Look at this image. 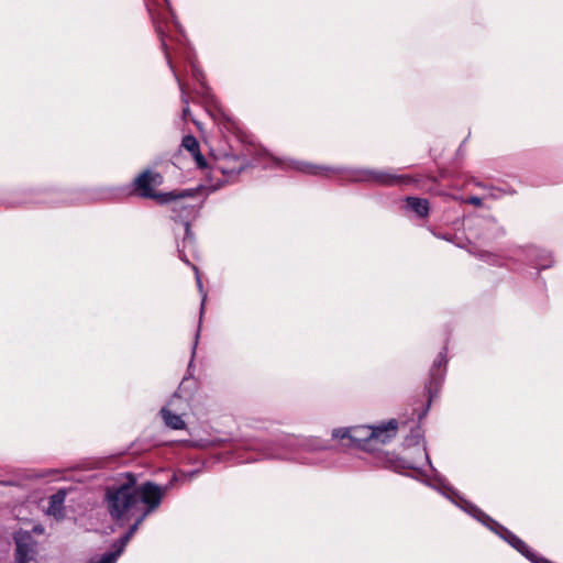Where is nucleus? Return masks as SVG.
Listing matches in <instances>:
<instances>
[{"label":"nucleus","mask_w":563,"mask_h":563,"mask_svg":"<svg viewBox=\"0 0 563 563\" xmlns=\"http://www.w3.org/2000/svg\"><path fill=\"white\" fill-rule=\"evenodd\" d=\"M474 184H475L477 187H481V188H484V189L495 190V187H493V186H488V185H485V184H483V183H481V181H475Z\"/></svg>","instance_id":"28"},{"label":"nucleus","mask_w":563,"mask_h":563,"mask_svg":"<svg viewBox=\"0 0 563 563\" xmlns=\"http://www.w3.org/2000/svg\"><path fill=\"white\" fill-rule=\"evenodd\" d=\"M374 431H371V426H357L353 428H339L332 430L333 439H349L351 444L365 451H374L372 445V437Z\"/></svg>","instance_id":"7"},{"label":"nucleus","mask_w":563,"mask_h":563,"mask_svg":"<svg viewBox=\"0 0 563 563\" xmlns=\"http://www.w3.org/2000/svg\"><path fill=\"white\" fill-rule=\"evenodd\" d=\"M174 212H177V211H181L185 213L186 218H188L189 216L192 214L194 212V208L192 207H188V206H184L179 202L175 203L174 206Z\"/></svg>","instance_id":"25"},{"label":"nucleus","mask_w":563,"mask_h":563,"mask_svg":"<svg viewBox=\"0 0 563 563\" xmlns=\"http://www.w3.org/2000/svg\"><path fill=\"white\" fill-rule=\"evenodd\" d=\"M194 268H195V272H196V279H197V282H200V276H199V274H198V271H197V268H196V267H194Z\"/></svg>","instance_id":"33"},{"label":"nucleus","mask_w":563,"mask_h":563,"mask_svg":"<svg viewBox=\"0 0 563 563\" xmlns=\"http://www.w3.org/2000/svg\"><path fill=\"white\" fill-rule=\"evenodd\" d=\"M66 498V492L58 489L48 498V514L57 519L64 518V503Z\"/></svg>","instance_id":"17"},{"label":"nucleus","mask_w":563,"mask_h":563,"mask_svg":"<svg viewBox=\"0 0 563 563\" xmlns=\"http://www.w3.org/2000/svg\"><path fill=\"white\" fill-rule=\"evenodd\" d=\"M466 202L474 207H482L483 199L477 196H471L466 199Z\"/></svg>","instance_id":"27"},{"label":"nucleus","mask_w":563,"mask_h":563,"mask_svg":"<svg viewBox=\"0 0 563 563\" xmlns=\"http://www.w3.org/2000/svg\"><path fill=\"white\" fill-rule=\"evenodd\" d=\"M329 445L320 438H303L296 435H284L275 443L253 442L249 445L250 450L257 451L256 455L238 456L239 463H251L258 460H288L301 464L316 465L323 461L312 456L319 451L328 450Z\"/></svg>","instance_id":"3"},{"label":"nucleus","mask_w":563,"mask_h":563,"mask_svg":"<svg viewBox=\"0 0 563 563\" xmlns=\"http://www.w3.org/2000/svg\"><path fill=\"white\" fill-rule=\"evenodd\" d=\"M505 541L532 563H551L549 560L534 553L531 548L514 532H510Z\"/></svg>","instance_id":"12"},{"label":"nucleus","mask_w":563,"mask_h":563,"mask_svg":"<svg viewBox=\"0 0 563 563\" xmlns=\"http://www.w3.org/2000/svg\"><path fill=\"white\" fill-rule=\"evenodd\" d=\"M440 484H441V486H443V487L445 486V485H444V481H443V479H440Z\"/></svg>","instance_id":"36"},{"label":"nucleus","mask_w":563,"mask_h":563,"mask_svg":"<svg viewBox=\"0 0 563 563\" xmlns=\"http://www.w3.org/2000/svg\"><path fill=\"white\" fill-rule=\"evenodd\" d=\"M121 550L114 549L100 556L91 558L87 563H115L121 555Z\"/></svg>","instance_id":"21"},{"label":"nucleus","mask_w":563,"mask_h":563,"mask_svg":"<svg viewBox=\"0 0 563 563\" xmlns=\"http://www.w3.org/2000/svg\"><path fill=\"white\" fill-rule=\"evenodd\" d=\"M446 364H448V347L444 346L438 354L437 358L433 361L432 367L430 369V387H429V404L430 405L434 398H437L441 385L444 380L446 373ZM429 406H424V416L427 415Z\"/></svg>","instance_id":"8"},{"label":"nucleus","mask_w":563,"mask_h":563,"mask_svg":"<svg viewBox=\"0 0 563 563\" xmlns=\"http://www.w3.org/2000/svg\"><path fill=\"white\" fill-rule=\"evenodd\" d=\"M406 210L415 212L419 218L422 217V200L418 197L406 198Z\"/></svg>","instance_id":"23"},{"label":"nucleus","mask_w":563,"mask_h":563,"mask_svg":"<svg viewBox=\"0 0 563 563\" xmlns=\"http://www.w3.org/2000/svg\"><path fill=\"white\" fill-rule=\"evenodd\" d=\"M489 191H490L489 196H490L492 198H498V195H496V194H495L496 191L501 192V190H500V189H497V188H495V190H489Z\"/></svg>","instance_id":"30"},{"label":"nucleus","mask_w":563,"mask_h":563,"mask_svg":"<svg viewBox=\"0 0 563 563\" xmlns=\"http://www.w3.org/2000/svg\"><path fill=\"white\" fill-rule=\"evenodd\" d=\"M159 412L167 427L174 430H183L186 427V423L181 416L174 413L168 408L163 407Z\"/></svg>","instance_id":"18"},{"label":"nucleus","mask_w":563,"mask_h":563,"mask_svg":"<svg viewBox=\"0 0 563 563\" xmlns=\"http://www.w3.org/2000/svg\"><path fill=\"white\" fill-rule=\"evenodd\" d=\"M505 541L532 563H551L549 560L534 553L531 548L514 532H510Z\"/></svg>","instance_id":"10"},{"label":"nucleus","mask_w":563,"mask_h":563,"mask_svg":"<svg viewBox=\"0 0 563 563\" xmlns=\"http://www.w3.org/2000/svg\"><path fill=\"white\" fill-rule=\"evenodd\" d=\"M188 59H189V64H190L191 76L201 86V91H198V92L202 93V95H207V90L208 89H207V87L205 85V81H203V74H202V71L199 69L197 64L191 58L188 57Z\"/></svg>","instance_id":"22"},{"label":"nucleus","mask_w":563,"mask_h":563,"mask_svg":"<svg viewBox=\"0 0 563 563\" xmlns=\"http://www.w3.org/2000/svg\"><path fill=\"white\" fill-rule=\"evenodd\" d=\"M526 256L531 258L536 266L540 269L549 268L553 265V256L551 252L540 249L536 245H529L525 249Z\"/></svg>","instance_id":"14"},{"label":"nucleus","mask_w":563,"mask_h":563,"mask_svg":"<svg viewBox=\"0 0 563 563\" xmlns=\"http://www.w3.org/2000/svg\"><path fill=\"white\" fill-rule=\"evenodd\" d=\"M153 20H155V19L153 18ZM154 23H155L156 32H157V34L159 36V40H161L162 48H163V51L165 53V57L167 59V63H168L169 67L172 68L173 73H174V76H175V78H176V80H177V82L179 85V88H180V91H181V100L185 103V107L183 109V115H184V118H186L189 114V112H190V110H189V101H188V98L186 96V91L184 89L183 82L180 81L178 75L176 74V71H175V69H174V67L172 65V59H170V55H169V52H168V46H167V42H166V38H165V34H164L161 25L156 21H154Z\"/></svg>","instance_id":"13"},{"label":"nucleus","mask_w":563,"mask_h":563,"mask_svg":"<svg viewBox=\"0 0 563 563\" xmlns=\"http://www.w3.org/2000/svg\"><path fill=\"white\" fill-rule=\"evenodd\" d=\"M402 467L412 470L413 474L410 476L416 478L417 481H422V468L421 467H411L409 465H402Z\"/></svg>","instance_id":"26"},{"label":"nucleus","mask_w":563,"mask_h":563,"mask_svg":"<svg viewBox=\"0 0 563 563\" xmlns=\"http://www.w3.org/2000/svg\"><path fill=\"white\" fill-rule=\"evenodd\" d=\"M14 542L16 563H29L34 559L37 543L30 531H16L14 533Z\"/></svg>","instance_id":"9"},{"label":"nucleus","mask_w":563,"mask_h":563,"mask_svg":"<svg viewBox=\"0 0 563 563\" xmlns=\"http://www.w3.org/2000/svg\"><path fill=\"white\" fill-rule=\"evenodd\" d=\"M470 514L478 520L481 523H483L485 527H487L489 530L493 529V527L496 525V520L493 519L490 516H488L486 512H484L482 509H479L476 506H472Z\"/></svg>","instance_id":"20"},{"label":"nucleus","mask_w":563,"mask_h":563,"mask_svg":"<svg viewBox=\"0 0 563 563\" xmlns=\"http://www.w3.org/2000/svg\"><path fill=\"white\" fill-rule=\"evenodd\" d=\"M174 474L169 483L161 486L151 481L136 485L135 479L107 488L106 504L111 518L119 526L133 520L128 531L113 543V548L123 553L126 544L137 531L142 522L162 504L167 489L177 482Z\"/></svg>","instance_id":"1"},{"label":"nucleus","mask_w":563,"mask_h":563,"mask_svg":"<svg viewBox=\"0 0 563 563\" xmlns=\"http://www.w3.org/2000/svg\"><path fill=\"white\" fill-rule=\"evenodd\" d=\"M174 474L169 483L161 486L151 481L136 485L135 479L107 488L106 504L111 518L119 526L133 520L128 531L113 543V548L123 553L126 544L137 531L142 522L162 504L167 489L177 482Z\"/></svg>","instance_id":"2"},{"label":"nucleus","mask_w":563,"mask_h":563,"mask_svg":"<svg viewBox=\"0 0 563 563\" xmlns=\"http://www.w3.org/2000/svg\"><path fill=\"white\" fill-rule=\"evenodd\" d=\"M424 461L428 463V464H431V461H430V457L428 454H424Z\"/></svg>","instance_id":"32"},{"label":"nucleus","mask_w":563,"mask_h":563,"mask_svg":"<svg viewBox=\"0 0 563 563\" xmlns=\"http://www.w3.org/2000/svg\"><path fill=\"white\" fill-rule=\"evenodd\" d=\"M199 473L198 470H195V471H190L188 473H184V476L188 477V478H192L194 476H196L197 474Z\"/></svg>","instance_id":"29"},{"label":"nucleus","mask_w":563,"mask_h":563,"mask_svg":"<svg viewBox=\"0 0 563 563\" xmlns=\"http://www.w3.org/2000/svg\"><path fill=\"white\" fill-rule=\"evenodd\" d=\"M505 541L532 563H551L549 560L534 553L531 548L514 532H510Z\"/></svg>","instance_id":"11"},{"label":"nucleus","mask_w":563,"mask_h":563,"mask_svg":"<svg viewBox=\"0 0 563 563\" xmlns=\"http://www.w3.org/2000/svg\"><path fill=\"white\" fill-rule=\"evenodd\" d=\"M181 146L192 155L199 168L203 169L207 166V161L200 152L199 142L194 135L184 136L181 141Z\"/></svg>","instance_id":"16"},{"label":"nucleus","mask_w":563,"mask_h":563,"mask_svg":"<svg viewBox=\"0 0 563 563\" xmlns=\"http://www.w3.org/2000/svg\"><path fill=\"white\" fill-rule=\"evenodd\" d=\"M181 224H183L185 234H184L181 243L178 244V253H179V257L184 262L189 263L188 254L194 256L196 253L195 238L190 231L189 222L181 220Z\"/></svg>","instance_id":"15"},{"label":"nucleus","mask_w":563,"mask_h":563,"mask_svg":"<svg viewBox=\"0 0 563 563\" xmlns=\"http://www.w3.org/2000/svg\"><path fill=\"white\" fill-rule=\"evenodd\" d=\"M197 286H198V291H199L200 297H201V302H200L199 324H198V329H197L196 334H195V341H194V345H192V356L195 355L196 349H197V345H198V340H199V336H200V328H201L202 316L205 313V306H206V301H207V297H208L207 290L203 289V284H197Z\"/></svg>","instance_id":"19"},{"label":"nucleus","mask_w":563,"mask_h":563,"mask_svg":"<svg viewBox=\"0 0 563 563\" xmlns=\"http://www.w3.org/2000/svg\"><path fill=\"white\" fill-rule=\"evenodd\" d=\"M221 169H222V173H223V174H229V173H231V172H232V170L227 169L225 167H222Z\"/></svg>","instance_id":"34"},{"label":"nucleus","mask_w":563,"mask_h":563,"mask_svg":"<svg viewBox=\"0 0 563 563\" xmlns=\"http://www.w3.org/2000/svg\"><path fill=\"white\" fill-rule=\"evenodd\" d=\"M423 210H424V217H427V214H428V201L426 199H424Z\"/></svg>","instance_id":"31"},{"label":"nucleus","mask_w":563,"mask_h":563,"mask_svg":"<svg viewBox=\"0 0 563 563\" xmlns=\"http://www.w3.org/2000/svg\"><path fill=\"white\" fill-rule=\"evenodd\" d=\"M162 176L150 170L143 172L134 180V190L143 198L155 199L159 203H167L176 198L173 192L157 194L154 187L161 185Z\"/></svg>","instance_id":"6"},{"label":"nucleus","mask_w":563,"mask_h":563,"mask_svg":"<svg viewBox=\"0 0 563 563\" xmlns=\"http://www.w3.org/2000/svg\"><path fill=\"white\" fill-rule=\"evenodd\" d=\"M274 164L280 168H289L295 169L309 175H322L328 176L329 173H342L344 175V179L351 181H365L373 183L380 186H398V187H408L412 184L417 183L418 179H415L408 175H398L390 172L384 170H373V169H339L327 166L312 165L303 162L297 161H288L284 162L278 158H274Z\"/></svg>","instance_id":"4"},{"label":"nucleus","mask_w":563,"mask_h":563,"mask_svg":"<svg viewBox=\"0 0 563 563\" xmlns=\"http://www.w3.org/2000/svg\"><path fill=\"white\" fill-rule=\"evenodd\" d=\"M421 422L422 409L415 408L410 417L404 416L399 421L397 419H390L387 422L371 426V431L375 433L372 437L374 450H378L379 445L389 443L396 437L399 428L406 432V445L411 446L419 444L422 439Z\"/></svg>","instance_id":"5"},{"label":"nucleus","mask_w":563,"mask_h":563,"mask_svg":"<svg viewBox=\"0 0 563 563\" xmlns=\"http://www.w3.org/2000/svg\"><path fill=\"white\" fill-rule=\"evenodd\" d=\"M243 168H244V165H243V164H240V165H239V168H238V173H240Z\"/></svg>","instance_id":"35"},{"label":"nucleus","mask_w":563,"mask_h":563,"mask_svg":"<svg viewBox=\"0 0 563 563\" xmlns=\"http://www.w3.org/2000/svg\"><path fill=\"white\" fill-rule=\"evenodd\" d=\"M494 533H496L499 538H501L504 541L505 539L510 534V530L500 525L499 522H496V525L490 530Z\"/></svg>","instance_id":"24"}]
</instances>
